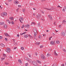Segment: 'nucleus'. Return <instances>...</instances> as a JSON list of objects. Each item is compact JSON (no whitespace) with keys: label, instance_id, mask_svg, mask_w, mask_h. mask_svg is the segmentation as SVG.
<instances>
[{"label":"nucleus","instance_id":"obj_54","mask_svg":"<svg viewBox=\"0 0 66 66\" xmlns=\"http://www.w3.org/2000/svg\"><path fill=\"white\" fill-rule=\"evenodd\" d=\"M64 9H65V10H66V6H64Z\"/></svg>","mask_w":66,"mask_h":66},{"label":"nucleus","instance_id":"obj_47","mask_svg":"<svg viewBox=\"0 0 66 66\" xmlns=\"http://www.w3.org/2000/svg\"><path fill=\"white\" fill-rule=\"evenodd\" d=\"M31 5H33V3H30Z\"/></svg>","mask_w":66,"mask_h":66},{"label":"nucleus","instance_id":"obj_20","mask_svg":"<svg viewBox=\"0 0 66 66\" xmlns=\"http://www.w3.org/2000/svg\"><path fill=\"white\" fill-rule=\"evenodd\" d=\"M26 27L27 28H30V25L29 24H27L26 25Z\"/></svg>","mask_w":66,"mask_h":66},{"label":"nucleus","instance_id":"obj_60","mask_svg":"<svg viewBox=\"0 0 66 66\" xmlns=\"http://www.w3.org/2000/svg\"><path fill=\"white\" fill-rule=\"evenodd\" d=\"M18 7H20V6H21L20 5H18Z\"/></svg>","mask_w":66,"mask_h":66},{"label":"nucleus","instance_id":"obj_40","mask_svg":"<svg viewBox=\"0 0 66 66\" xmlns=\"http://www.w3.org/2000/svg\"><path fill=\"white\" fill-rule=\"evenodd\" d=\"M43 45H41L40 46V48H43Z\"/></svg>","mask_w":66,"mask_h":66},{"label":"nucleus","instance_id":"obj_11","mask_svg":"<svg viewBox=\"0 0 66 66\" xmlns=\"http://www.w3.org/2000/svg\"><path fill=\"white\" fill-rule=\"evenodd\" d=\"M28 36H29V35H24V38H27Z\"/></svg>","mask_w":66,"mask_h":66},{"label":"nucleus","instance_id":"obj_34","mask_svg":"<svg viewBox=\"0 0 66 66\" xmlns=\"http://www.w3.org/2000/svg\"><path fill=\"white\" fill-rule=\"evenodd\" d=\"M40 12L42 13V14H44V12L42 10L40 11Z\"/></svg>","mask_w":66,"mask_h":66},{"label":"nucleus","instance_id":"obj_43","mask_svg":"<svg viewBox=\"0 0 66 66\" xmlns=\"http://www.w3.org/2000/svg\"><path fill=\"white\" fill-rule=\"evenodd\" d=\"M65 9H63L62 10V11H63V12H65Z\"/></svg>","mask_w":66,"mask_h":66},{"label":"nucleus","instance_id":"obj_59","mask_svg":"<svg viewBox=\"0 0 66 66\" xmlns=\"http://www.w3.org/2000/svg\"><path fill=\"white\" fill-rule=\"evenodd\" d=\"M55 23H56V22H55L54 23V25H55Z\"/></svg>","mask_w":66,"mask_h":66},{"label":"nucleus","instance_id":"obj_32","mask_svg":"<svg viewBox=\"0 0 66 66\" xmlns=\"http://www.w3.org/2000/svg\"><path fill=\"white\" fill-rule=\"evenodd\" d=\"M22 11L24 13V12H25V11H26V9H23L22 10Z\"/></svg>","mask_w":66,"mask_h":66},{"label":"nucleus","instance_id":"obj_30","mask_svg":"<svg viewBox=\"0 0 66 66\" xmlns=\"http://www.w3.org/2000/svg\"><path fill=\"white\" fill-rule=\"evenodd\" d=\"M29 37H30L31 38H33V37L32 36L30 35H29Z\"/></svg>","mask_w":66,"mask_h":66},{"label":"nucleus","instance_id":"obj_14","mask_svg":"<svg viewBox=\"0 0 66 66\" xmlns=\"http://www.w3.org/2000/svg\"><path fill=\"white\" fill-rule=\"evenodd\" d=\"M4 35H5L6 36H9V37H10V36H9V35H8V34L7 33H4Z\"/></svg>","mask_w":66,"mask_h":66},{"label":"nucleus","instance_id":"obj_49","mask_svg":"<svg viewBox=\"0 0 66 66\" xmlns=\"http://www.w3.org/2000/svg\"><path fill=\"white\" fill-rule=\"evenodd\" d=\"M60 7V8H61V7H61V6H60V5H59V6H57V7Z\"/></svg>","mask_w":66,"mask_h":66},{"label":"nucleus","instance_id":"obj_64","mask_svg":"<svg viewBox=\"0 0 66 66\" xmlns=\"http://www.w3.org/2000/svg\"><path fill=\"white\" fill-rule=\"evenodd\" d=\"M62 66H64V64H62Z\"/></svg>","mask_w":66,"mask_h":66},{"label":"nucleus","instance_id":"obj_12","mask_svg":"<svg viewBox=\"0 0 66 66\" xmlns=\"http://www.w3.org/2000/svg\"><path fill=\"white\" fill-rule=\"evenodd\" d=\"M54 54L56 56H57V55H57V53L55 51H54Z\"/></svg>","mask_w":66,"mask_h":66},{"label":"nucleus","instance_id":"obj_63","mask_svg":"<svg viewBox=\"0 0 66 66\" xmlns=\"http://www.w3.org/2000/svg\"><path fill=\"white\" fill-rule=\"evenodd\" d=\"M39 60H37V63H38V62H39Z\"/></svg>","mask_w":66,"mask_h":66},{"label":"nucleus","instance_id":"obj_41","mask_svg":"<svg viewBox=\"0 0 66 66\" xmlns=\"http://www.w3.org/2000/svg\"><path fill=\"white\" fill-rule=\"evenodd\" d=\"M24 27V25H23L21 27V28L22 29H23Z\"/></svg>","mask_w":66,"mask_h":66},{"label":"nucleus","instance_id":"obj_17","mask_svg":"<svg viewBox=\"0 0 66 66\" xmlns=\"http://www.w3.org/2000/svg\"><path fill=\"white\" fill-rule=\"evenodd\" d=\"M54 7H51V9H49V10H51L52 11V10H53V9H54Z\"/></svg>","mask_w":66,"mask_h":66},{"label":"nucleus","instance_id":"obj_61","mask_svg":"<svg viewBox=\"0 0 66 66\" xmlns=\"http://www.w3.org/2000/svg\"><path fill=\"white\" fill-rule=\"evenodd\" d=\"M45 0H42V2H43V1H45Z\"/></svg>","mask_w":66,"mask_h":66},{"label":"nucleus","instance_id":"obj_27","mask_svg":"<svg viewBox=\"0 0 66 66\" xmlns=\"http://www.w3.org/2000/svg\"><path fill=\"white\" fill-rule=\"evenodd\" d=\"M20 19L22 21H23V18L22 17H20Z\"/></svg>","mask_w":66,"mask_h":66},{"label":"nucleus","instance_id":"obj_26","mask_svg":"<svg viewBox=\"0 0 66 66\" xmlns=\"http://www.w3.org/2000/svg\"><path fill=\"white\" fill-rule=\"evenodd\" d=\"M26 32H25L23 33H22V34H21L20 35H23V34H26Z\"/></svg>","mask_w":66,"mask_h":66},{"label":"nucleus","instance_id":"obj_2","mask_svg":"<svg viewBox=\"0 0 66 66\" xmlns=\"http://www.w3.org/2000/svg\"><path fill=\"white\" fill-rule=\"evenodd\" d=\"M7 15V13H6V12H3V13L2 14H1V16H2L3 17H4V16L5 15V16H6V15Z\"/></svg>","mask_w":66,"mask_h":66},{"label":"nucleus","instance_id":"obj_7","mask_svg":"<svg viewBox=\"0 0 66 66\" xmlns=\"http://www.w3.org/2000/svg\"><path fill=\"white\" fill-rule=\"evenodd\" d=\"M48 17H49L50 18V19L51 20H52V16L50 15H48Z\"/></svg>","mask_w":66,"mask_h":66},{"label":"nucleus","instance_id":"obj_38","mask_svg":"<svg viewBox=\"0 0 66 66\" xmlns=\"http://www.w3.org/2000/svg\"><path fill=\"white\" fill-rule=\"evenodd\" d=\"M28 54V55L29 57H31V54Z\"/></svg>","mask_w":66,"mask_h":66},{"label":"nucleus","instance_id":"obj_39","mask_svg":"<svg viewBox=\"0 0 66 66\" xmlns=\"http://www.w3.org/2000/svg\"><path fill=\"white\" fill-rule=\"evenodd\" d=\"M5 64H6V65H9V63H7V62H5Z\"/></svg>","mask_w":66,"mask_h":66},{"label":"nucleus","instance_id":"obj_58","mask_svg":"<svg viewBox=\"0 0 66 66\" xmlns=\"http://www.w3.org/2000/svg\"><path fill=\"white\" fill-rule=\"evenodd\" d=\"M15 45H17V43H15L14 44Z\"/></svg>","mask_w":66,"mask_h":66},{"label":"nucleus","instance_id":"obj_1","mask_svg":"<svg viewBox=\"0 0 66 66\" xmlns=\"http://www.w3.org/2000/svg\"><path fill=\"white\" fill-rule=\"evenodd\" d=\"M33 31L35 32V33H34V39H35L36 40L37 39V36H36V32H37V29H36V28H34L33 29Z\"/></svg>","mask_w":66,"mask_h":66},{"label":"nucleus","instance_id":"obj_62","mask_svg":"<svg viewBox=\"0 0 66 66\" xmlns=\"http://www.w3.org/2000/svg\"><path fill=\"white\" fill-rule=\"evenodd\" d=\"M33 15H34V16H35V14L33 13Z\"/></svg>","mask_w":66,"mask_h":66},{"label":"nucleus","instance_id":"obj_37","mask_svg":"<svg viewBox=\"0 0 66 66\" xmlns=\"http://www.w3.org/2000/svg\"><path fill=\"white\" fill-rule=\"evenodd\" d=\"M5 40H6L7 42V38H5Z\"/></svg>","mask_w":66,"mask_h":66},{"label":"nucleus","instance_id":"obj_35","mask_svg":"<svg viewBox=\"0 0 66 66\" xmlns=\"http://www.w3.org/2000/svg\"><path fill=\"white\" fill-rule=\"evenodd\" d=\"M19 3V2H18L17 1H16L15 3V4H18Z\"/></svg>","mask_w":66,"mask_h":66},{"label":"nucleus","instance_id":"obj_8","mask_svg":"<svg viewBox=\"0 0 66 66\" xmlns=\"http://www.w3.org/2000/svg\"><path fill=\"white\" fill-rule=\"evenodd\" d=\"M65 34L64 32H62L61 33V35L62 36H65Z\"/></svg>","mask_w":66,"mask_h":66},{"label":"nucleus","instance_id":"obj_51","mask_svg":"<svg viewBox=\"0 0 66 66\" xmlns=\"http://www.w3.org/2000/svg\"><path fill=\"white\" fill-rule=\"evenodd\" d=\"M2 37L0 36V39H2Z\"/></svg>","mask_w":66,"mask_h":66},{"label":"nucleus","instance_id":"obj_46","mask_svg":"<svg viewBox=\"0 0 66 66\" xmlns=\"http://www.w3.org/2000/svg\"><path fill=\"white\" fill-rule=\"evenodd\" d=\"M11 23L12 24H14V22H13V21H12L11 22Z\"/></svg>","mask_w":66,"mask_h":66},{"label":"nucleus","instance_id":"obj_42","mask_svg":"<svg viewBox=\"0 0 66 66\" xmlns=\"http://www.w3.org/2000/svg\"><path fill=\"white\" fill-rule=\"evenodd\" d=\"M38 37H39V39H40V38H41V36H38Z\"/></svg>","mask_w":66,"mask_h":66},{"label":"nucleus","instance_id":"obj_23","mask_svg":"<svg viewBox=\"0 0 66 66\" xmlns=\"http://www.w3.org/2000/svg\"><path fill=\"white\" fill-rule=\"evenodd\" d=\"M56 44H60V41H56Z\"/></svg>","mask_w":66,"mask_h":66},{"label":"nucleus","instance_id":"obj_57","mask_svg":"<svg viewBox=\"0 0 66 66\" xmlns=\"http://www.w3.org/2000/svg\"><path fill=\"white\" fill-rule=\"evenodd\" d=\"M11 1H12V0H9L8 2H11Z\"/></svg>","mask_w":66,"mask_h":66},{"label":"nucleus","instance_id":"obj_24","mask_svg":"<svg viewBox=\"0 0 66 66\" xmlns=\"http://www.w3.org/2000/svg\"><path fill=\"white\" fill-rule=\"evenodd\" d=\"M66 21H65V20H64L62 21V23H66Z\"/></svg>","mask_w":66,"mask_h":66},{"label":"nucleus","instance_id":"obj_33","mask_svg":"<svg viewBox=\"0 0 66 66\" xmlns=\"http://www.w3.org/2000/svg\"><path fill=\"white\" fill-rule=\"evenodd\" d=\"M21 49L22 50H24V48H23V47H22L21 48Z\"/></svg>","mask_w":66,"mask_h":66},{"label":"nucleus","instance_id":"obj_10","mask_svg":"<svg viewBox=\"0 0 66 66\" xmlns=\"http://www.w3.org/2000/svg\"><path fill=\"white\" fill-rule=\"evenodd\" d=\"M9 19H11V20L12 21H13L14 20V18L13 17H10L9 18Z\"/></svg>","mask_w":66,"mask_h":66},{"label":"nucleus","instance_id":"obj_36","mask_svg":"<svg viewBox=\"0 0 66 66\" xmlns=\"http://www.w3.org/2000/svg\"><path fill=\"white\" fill-rule=\"evenodd\" d=\"M49 53H48L47 54V57H49Z\"/></svg>","mask_w":66,"mask_h":66},{"label":"nucleus","instance_id":"obj_29","mask_svg":"<svg viewBox=\"0 0 66 66\" xmlns=\"http://www.w3.org/2000/svg\"><path fill=\"white\" fill-rule=\"evenodd\" d=\"M62 50L64 52H66V50L65 49H63Z\"/></svg>","mask_w":66,"mask_h":66},{"label":"nucleus","instance_id":"obj_48","mask_svg":"<svg viewBox=\"0 0 66 66\" xmlns=\"http://www.w3.org/2000/svg\"><path fill=\"white\" fill-rule=\"evenodd\" d=\"M61 25H59V28H61Z\"/></svg>","mask_w":66,"mask_h":66},{"label":"nucleus","instance_id":"obj_18","mask_svg":"<svg viewBox=\"0 0 66 66\" xmlns=\"http://www.w3.org/2000/svg\"><path fill=\"white\" fill-rule=\"evenodd\" d=\"M57 66V64L56 63H54L53 64V65H52V66Z\"/></svg>","mask_w":66,"mask_h":66},{"label":"nucleus","instance_id":"obj_55","mask_svg":"<svg viewBox=\"0 0 66 66\" xmlns=\"http://www.w3.org/2000/svg\"><path fill=\"white\" fill-rule=\"evenodd\" d=\"M35 54H36V55H37V53L36 52Z\"/></svg>","mask_w":66,"mask_h":66},{"label":"nucleus","instance_id":"obj_6","mask_svg":"<svg viewBox=\"0 0 66 66\" xmlns=\"http://www.w3.org/2000/svg\"><path fill=\"white\" fill-rule=\"evenodd\" d=\"M7 50H6V51L7 52L10 53V51H11V50H10V48H7Z\"/></svg>","mask_w":66,"mask_h":66},{"label":"nucleus","instance_id":"obj_16","mask_svg":"<svg viewBox=\"0 0 66 66\" xmlns=\"http://www.w3.org/2000/svg\"><path fill=\"white\" fill-rule=\"evenodd\" d=\"M25 59L26 60H27V61H30V59L29 58H27V57H25Z\"/></svg>","mask_w":66,"mask_h":66},{"label":"nucleus","instance_id":"obj_53","mask_svg":"<svg viewBox=\"0 0 66 66\" xmlns=\"http://www.w3.org/2000/svg\"><path fill=\"white\" fill-rule=\"evenodd\" d=\"M44 9H46V10H49V9H47V8H44Z\"/></svg>","mask_w":66,"mask_h":66},{"label":"nucleus","instance_id":"obj_4","mask_svg":"<svg viewBox=\"0 0 66 66\" xmlns=\"http://www.w3.org/2000/svg\"><path fill=\"white\" fill-rule=\"evenodd\" d=\"M33 64L34 65L36 66H38V65L37 64V62L35 61H34L32 62Z\"/></svg>","mask_w":66,"mask_h":66},{"label":"nucleus","instance_id":"obj_56","mask_svg":"<svg viewBox=\"0 0 66 66\" xmlns=\"http://www.w3.org/2000/svg\"><path fill=\"white\" fill-rule=\"evenodd\" d=\"M53 35V36H54L55 35V34L54 33H53L52 34Z\"/></svg>","mask_w":66,"mask_h":66},{"label":"nucleus","instance_id":"obj_15","mask_svg":"<svg viewBox=\"0 0 66 66\" xmlns=\"http://www.w3.org/2000/svg\"><path fill=\"white\" fill-rule=\"evenodd\" d=\"M18 61L19 63L20 64H21V63H22V62H21V60L19 59Z\"/></svg>","mask_w":66,"mask_h":66},{"label":"nucleus","instance_id":"obj_5","mask_svg":"<svg viewBox=\"0 0 66 66\" xmlns=\"http://www.w3.org/2000/svg\"><path fill=\"white\" fill-rule=\"evenodd\" d=\"M40 15H41L40 14H39L37 15L36 18L38 19H39L40 17Z\"/></svg>","mask_w":66,"mask_h":66},{"label":"nucleus","instance_id":"obj_9","mask_svg":"<svg viewBox=\"0 0 66 66\" xmlns=\"http://www.w3.org/2000/svg\"><path fill=\"white\" fill-rule=\"evenodd\" d=\"M0 46L1 47H5V45H4L2 43H1L0 44Z\"/></svg>","mask_w":66,"mask_h":66},{"label":"nucleus","instance_id":"obj_21","mask_svg":"<svg viewBox=\"0 0 66 66\" xmlns=\"http://www.w3.org/2000/svg\"><path fill=\"white\" fill-rule=\"evenodd\" d=\"M50 44L51 45H53L54 44V42L53 41H51L50 42Z\"/></svg>","mask_w":66,"mask_h":66},{"label":"nucleus","instance_id":"obj_13","mask_svg":"<svg viewBox=\"0 0 66 66\" xmlns=\"http://www.w3.org/2000/svg\"><path fill=\"white\" fill-rule=\"evenodd\" d=\"M4 29H7V25H4Z\"/></svg>","mask_w":66,"mask_h":66},{"label":"nucleus","instance_id":"obj_3","mask_svg":"<svg viewBox=\"0 0 66 66\" xmlns=\"http://www.w3.org/2000/svg\"><path fill=\"white\" fill-rule=\"evenodd\" d=\"M40 56L41 59H42V60H45V59L46 58V57L43 54H41Z\"/></svg>","mask_w":66,"mask_h":66},{"label":"nucleus","instance_id":"obj_50","mask_svg":"<svg viewBox=\"0 0 66 66\" xmlns=\"http://www.w3.org/2000/svg\"><path fill=\"white\" fill-rule=\"evenodd\" d=\"M19 20H20V22H21V23H22L23 22H21V20L20 19H19Z\"/></svg>","mask_w":66,"mask_h":66},{"label":"nucleus","instance_id":"obj_25","mask_svg":"<svg viewBox=\"0 0 66 66\" xmlns=\"http://www.w3.org/2000/svg\"><path fill=\"white\" fill-rule=\"evenodd\" d=\"M4 23V22H0V24L1 25H2V24H3Z\"/></svg>","mask_w":66,"mask_h":66},{"label":"nucleus","instance_id":"obj_19","mask_svg":"<svg viewBox=\"0 0 66 66\" xmlns=\"http://www.w3.org/2000/svg\"><path fill=\"white\" fill-rule=\"evenodd\" d=\"M35 44L37 45H39L40 44V42H36Z\"/></svg>","mask_w":66,"mask_h":66},{"label":"nucleus","instance_id":"obj_22","mask_svg":"<svg viewBox=\"0 0 66 66\" xmlns=\"http://www.w3.org/2000/svg\"><path fill=\"white\" fill-rule=\"evenodd\" d=\"M35 24H36L35 22H32L31 23V26H32V25H35Z\"/></svg>","mask_w":66,"mask_h":66},{"label":"nucleus","instance_id":"obj_31","mask_svg":"<svg viewBox=\"0 0 66 66\" xmlns=\"http://www.w3.org/2000/svg\"><path fill=\"white\" fill-rule=\"evenodd\" d=\"M3 56L4 57H6V55L5 54H3Z\"/></svg>","mask_w":66,"mask_h":66},{"label":"nucleus","instance_id":"obj_44","mask_svg":"<svg viewBox=\"0 0 66 66\" xmlns=\"http://www.w3.org/2000/svg\"><path fill=\"white\" fill-rule=\"evenodd\" d=\"M16 37H19V34H17Z\"/></svg>","mask_w":66,"mask_h":66},{"label":"nucleus","instance_id":"obj_28","mask_svg":"<svg viewBox=\"0 0 66 66\" xmlns=\"http://www.w3.org/2000/svg\"><path fill=\"white\" fill-rule=\"evenodd\" d=\"M6 21L7 22H8V21L9 23H11V22L10 21H9V20H7Z\"/></svg>","mask_w":66,"mask_h":66},{"label":"nucleus","instance_id":"obj_45","mask_svg":"<svg viewBox=\"0 0 66 66\" xmlns=\"http://www.w3.org/2000/svg\"><path fill=\"white\" fill-rule=\"evenodd\" d=\"M4 59H5V58H2L1 59L2 60H4Z\"/></svg>","mask_w":66,"mask_h":66},{"label":"nucleus","instance_id":"obj_52","mask_svg":"<svg viewBox=\"0 0 66 66\" xmlns=\"http://www.w3.org/2000/svg\"><path fill=\"white\" fill-rule=\"evenodd\" d=\"M9 57L11 59H12V56H9Z\"/></svg>","mask_w":66,"mask_h":66}]
</instances>
